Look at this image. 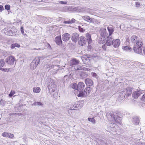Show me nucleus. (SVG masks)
I'll list each match as a JSON object with an SVG mask.
<instances>
[{
  "label": "nucleus",
  "mask_w": 145,
  "mask_h": 145,
  "mask_svg": "<svg viewBox=\"0 0 145 145\" xmlns=\"http://www.w3.org/2000/svg\"><path fill=\"white\" fill-rule=\"evenodd\" d=\"M118 113L110 112L106 113V116L108 120L112 123L118 122L120 123L121 119Z\"/></svg>",
  "instance_id": "f257e3e1"
},
{
  "label": "nucleus",
  "mask_w": 145,
  "mask_h": 145,
  "mask_svg": "<svg viewBox=\"0 0 145 145\" xmlns=\"http://www.w3.org/2000/svg\"><path fill=\"white\" fill-rule=\"evenodd\" d=\"M42 59L41 57H36L33 59L30 65V69L32 70L35 69L39 64L40 61Z\"/></svg>",
  "instance_id": "f03ea898"
},
{
  "label": "nucleus",
  "mask_w": 145,
  "mask_h": 145,
  "mask_svg": "<svg viewBox=\"0 0 145 145\" xmlns=\"http://www.w3.org/2000/svg\"><path fill=\"white\" fill-rule=\"evenodd\" d=\"M3 32L8 35L14 36L16 35L15 30L11 28H6L3 30Z\"/></svg>",
  "instance_id": "7ed1b4c3"
},
{
  "label": "nucleus",
  "mask_w": 145,
  "mask_h": 145,
  "mask_svg": "<svg viewBox=\"0 0 145 145\" xmlns=\"http://www.w3.org/2000/svg\"><path fill=\"white\" fill-rule=\"evenodd\" d=\"M16 59L14 57L10 56L6 58V63L10 65L14 64Z\"/></svg>",
  "instance_id": "20e7f679"
},
{
  "label": "nucleus",
  "mask_w": 145,
  "mask_h": 145,
  "mask_svg": "<svg viewBox=\"0 0 145 145\" xmlns=\"http://www.w3.org/2000/svg\"><path fill=\"white\" fill-rule=\"evenodd\" d=\"M81 59L85 64L90 65L91 64V58L86 56H82Z\"/></svg>",
  "instance_id": "39448f33"
},
{
  "label": "nucleus",
  "mask_w": 145,
  "mask_h": 145,
  "mask_svg": "<svg viewBox=\"0 0 145 145\" xmlns=\"http://www.w3.org/2000/svg\"><path fill=\"white\" fill-rule=\"evenodd\" d=\"M78 43L79 45L82 46H84L87 42L86 39L84 36H81L80 38Z\"/></svg>",
  "instance_id": "423d86ee"
},
{
  "label": "nucleus",
  "mask_w": 145,
  "mask_h": 145,
  "mask_svg": "<svg viewBox=\"0 0 145 145\" xmlns=\"http://www.w3.org/2000/svg\"><path fill=\"white\" fill-rule=\"evenodd\" d=\"M120 40L118 39L113 40L112 42V45L115 48H117L120 46Z\"/></svg>",
  "instance_id": "0eeeda50"
},
{
  "label": "nucleus",
  "mask_w": 145,
  "mask_h": 145,
  "mask_svg": "<svg viewBox=\"0 0 145 145\" xmlns=\"http://www.w3.org/2000/svg\"><path fill=\"white\" fill-rule=\"evenodd\" d=\"M82 18L85 21L93 23L95 22V19L93 18H90L88 16H82Z\"/></svg>",
  "instance_id": "6e6552de"
},
{
  "label": "nucleus",
  "mask_w": 145,
  "mask_h": 145,
  "mask_svg": "<svg viewBox=\"0 0 145 145\" xmlns=\"http://www.w3.org/2000/svg\"><path fill=\"white\" fill-rule=\"evenodd\" d=\"M79 38V35L77 33H75L72 34L71 39L73 42H76Z\"/></svg>",
  "instance_id": "1a4fd4ad"
},
{
  "label": "nucleus",
  "mask_w": 145,
  "mask_h": 145,
  "mask_svg": "<svg viewBox=\"0 0 145 145\" xmlns=\"http://www.w3.org/2000/svg\"><path fill=\"white\" fill-rule=\"evenodd\" d=\"M142 93V90L135 91L133 93L132 95L134 99H137Z\"/></svg>",
  "instance_id": "9d476101"
},
{
  "label": "nucleus",
  "mask_w": 145,
  "mask_h": 145,
  "mask_svg": "<svg viewBox=\"0 0 145 145\" xmlns=\"http://www.w3.org/2000/svg\"><path fill=\"white\" fill-rule=\"evenodd\" d=\"M141 45L140 44L138 45V46L133 47V49L134 52L136 53L140 54L142 52Z\"/></svg>",
  "instance_id": "9b49d317"
},
{
  "label": "nucleus",
  "mask_w": 145,
  "mask_h": 145,
  "mask_svg": "<svg viewBox=\"0 0 145 145\" xmlns=\"http://www.w3.org/2000/svg\"><path fill=\"white\" fill-rule=\"evenodd\" d=\"M74 69L75 70H83L87 71H90L91 70L89 69L84 67L80 65H78L75 67Z\"/></svg>",
  "instance_id": "f8f14e48"
},
{
  "label": "nucleus",
  "mask_w": 145,
  "mask_h": 145,
  "mask_svg": "<svg viewBox=\"0 0 145 145\" xmlns=\"http://www.w3.org/2000/svg\"><path fill=\"white\" fill-rule=\"evenodd\" d=\"M100 33L101 36L102 37L103 36L105 37L108 35L106 29L103 28L101 29L100 30Z\"/></svg>",
  "instance_id": "ddd939ff"
},
{
  "label": "nucleus",
  "mask_w": 145,
  "mask_h": 145,
  "mask_svg": "<svg viewBox=\"0 0 145 145\" xmlns=\"http://www.w3.org/2000/svg\"><path fill=\"white\" fill-rule=\"evenodd\" d=\"M70 37V35L68 33H65L62 37V39L63 41H67L69 40Z\"/></svg>",
  "instance_id": "4468645a"
},
{
  "label": "nucleus",
  "mask_w": 145,
  "mask_h": 145,
  "mask_svg": "<svg viewBox=\"0 0 145 145\" xmlns=\"http://www.w3.org/2000/svg\"><path fill=\"white\" fill-rule=\"evenodd\" d=\"M139 40L138 37L136 35H133L132 36L130 39V40L131 42L132 45L133 44H135V42L136 43V42H138V41Z\"/></svg>",
  "instance_id": "2eb2a0df"
},
{
  "label": "nucleus",
  "mask_w": 145,
  "mask_h": 145,
  "mask_svg": "<svg viewBox=\"0 0 145 145\" xmlns=\"http://www.w3.org/2000/svg\"><path fill=\"white\" fill-rule=\"evenodd\" d=\"M82 10H81L82 12L89 13L92 15H93L94 14L93 11L88 8H82Z\"/></svg>",
  "instance_id": "dca6fc26"
},
{
  "label": "nucleus",
  "mask_w": 145,
  "mask_h": 145,
  "mask_svg": "<svg viewBox=\"0 0 145 145\" xmlns=\"http://www.w3.org/2000/svg\"><path fill=\"white\" fill-rule=\"evenodd\" d=\"M2 135L3 137H8L10 138H12L14 137L13 134L8 133H3L2 134Z\"/></svg>",
  "instance_id": "f3484780"
},
{
  "label": "nucleus",
  "mask_w": 145,
  "mask_h": 145,
  "mask_svg": "<svg viewBox=\"0 0 145 145\" xmlns=\"http://www.w3.org/2000/svg\"><path fill=\"white\" fill-rule=\"evenodd\" d=\"M85 81L86 85L89 86H91L93 85V82L89 78L86 79Z\"/></svg>",
  "instance_id": "a211bd4d"
},
{
  "label": "nucleus",
  "mask_w": 145,
  "mask_h": 145,
  "mask_svg": "<svg viewBox=\"0 0 145 145\" xmlns=\"http://www.w3.org/2000/svg\"><path fill=\"white\" fill-rule=\"evenodd\" d=\"M79 62V60L76 59H73L71 61V65L73 66L78 65Z\"/></svg>",
  "instance_id": "6ab92c4d"
},
{
  "label": "nucleus",
  "mask_w": 145,
  "mask_h": 145,
  "mask_svg": "<svg viewBox=\"0 0 145 145\" xmlns=\"http://www.w3.org/2000/svg\"><path fill=\"white\" fill-rule=\"evenodd\" d=\"M55 42L58 45H60L62 44V41L61 36H57L55 38Z\"/></svg>",
  "instance_id": "aec40b11"
},
{
  "label": "nucleus",
  "mask_w": 145,
  "mask_h": 145,
  "mask_svg": "<svg viewBox=\"0 0 145 145\" xmlns=\"http://www.w3.org/2000/svg\"><path fill=\"white\" fill-rule=\"evenodd\" d=\"M114 27L111 25L108 27L107 29L109 33V35H111L114 31Z\"/></svg>",
  "instance_id": "412c9836"
},
{
  "label": "nucleus",
  "mask_w": 145,
  "mask_h": 145,
  "mask_svg": "<svg viewBox=\"0 0 145 145\" xmlns=\"http://www.w3.org/2000/svg\"><path fill=\"white\" fill-rule=\"evenodd\" d=\"M84 84L83 82H79L77 85L78 90L80 91L82 90L84 88Z\"/></svg>",
  "instance_id": "4be33fe9"
},
{
  "label": "nucleus",
  "mask_w": 145,
  "mask_h": 145,
  "mask_svg": "<svg viewBox=\"0 0 145 145\" xmlns=\"http://www.w3.org/2000/svg\"><path fill=\"white\" fill-rule=\"evenodd\" d=\"M56 87V85L54 84V81L52 80H50L48 84V87L49 89L55 88Z\"/></svg>",
  "instance_id": "5701e85b"
},
{
  "label": "nucleus",
  "mask_w": 145,
  "mask_h": 145,
  "mask_svg": "<svg viewBox=\"0 0 145 145\" xmlns=\"http://www.w3.org/2000/svg\"><path fill=\"white\" fill-rule=\"evenodd\" d=\"M126 95L125 93V91H122L119 93V98L121 100L124 99Z\"/></svg>",
  "instance_id": "b1692460"
},
{
  "label": "nucleus",
  "mask_w": 145,
  "mask_h": 145,
  "mask_svg": "<svg viewBox=\"0 0 145 145\" xmlns=\"http://www.w3.org/2000/svg\"><path fill=\"white\" fill-rule=\"evenodd\" d=\"M86 36L88 43L89 44L91 43L92 42V39L91 38V36L90 34L88 33L86 34Z\"/></svg>",
  "instance_id": "393cba45"
},
{
  "label": "nucleus",
  "mask_w": 145,
  "mask_h": 145,
  "mask_svg": "<svg viewBox=\"0 0 145 145\" xmlns=\"http://www.w3.org/2000/svg\"><path fill=\"white\" fill-rule=\"evenodd\" d=\"M105 37L103 36H101L98 39V42L99 44H103L105 42Z\"/></svg>",
  "instance_id": "a878e982"
},
{
  "label": "nucleus",
  "mask_w": 145,
  "mask_h": 145,
  "mask_svg": "<svg viewBox=\"0 0 145 145\" xmlns=\"http://www.w3.org/2000/svg\"><path fill=\"white\" fill-rule=\"evenodd\" d=\"M133 122L135 125H138L139 122V120L137 117H135L133 118Z\"/></svg>",
  "instance_id": "bb28decb"
},
{
  "label": "nucleus",
  "mask_w": 145,
  "mask_h": 145,
  "mask_svg": "<svg viewBox=\"0 0 145 145\" xmlns=\"http://www.w3.org/2000/svg\"><path fill=\"white\" fill-rule=\"evenodd\" d=\"M132 89L130 88H127L125 89L127 95L129 96L132 93Z\"/></svg>",
  "instance_id": "cd10ccee"
},
{
  "label": "nucleus",
  "mask_w": 145,
  "mask_h": 145,
  "mask_svg": "<svg viewBox=\"0 0 145 145\" xmlns=\"http://www.w3.org/2000/svg\"><path fill=\"white\" fill-rule=\"evenodd\" d=\"M59 61L57 60H54L52 62V64L54 66H57L58 67H60V65H59Z\"/></svg>",
  "instance_id": "c85d7f7f"
},
{
  "label": "nucleus",
  "mask_w": 145,
  "mask_h": 145,
  "mask_svg": "<svg viewBox=\"0 0 145 145\" xmlns=\"http://www.w3.org/2000/svg\"><path fill=\"white\" fill-rule=\"evenodd\" d=\"M43 103L40 102H35L32 104V106H39L41 107L42 106Z\"/></svg>",
  "instance_id": "c756f323"
},
{
  "label": "nucleus",
  "mask_w": 145,
  "mask_h": 145,
  "mask_svg": "<svg viewBox=\"0 0 145 145\" xmlns=\"http://www.w3.org/2000/svg\"><path fill=\"white\" fill-rule=\"evenodd\" d=\"M80 76L81 78L84 79L87 77L88 76V74L85 72L82 71L81 72Z\"/></svg>",
  "instance_id": "7c9ffc66"
},
{
  "label": "nucleus",
  "mask_w": 145,
  "mask_h": 145,
  "mask_svg": "<svg viewBox=\"0 0 145 145\" xmlns=\"http://www.w3.org/2000/svg\"><path fill=\"white\" fill-rule=\"evenodd\" d=\"M122 48L124 50L128 52H130L132 50V48L130 46H124L122 47Z\"/></svg>",
  "instance_id": "2f4dec72"
},
{
  "label": "nucleus",
  "mask_w": 145,
  "mask_h": 145,
  "mask_svg": "<svg viewBox=\"0 0 145 145\" xmlns=\"http://www.w3.org/2000/svg\"><path fill=\"white\" fill-rule=\"evenodd\" d=\"M87 93L84 91L82 92H81L79 93L78 96L79 97H85L86 96H88L86 94Z\"/></svg>",
  "instance_id": "473e14b6"
},
{
  "label": "nucleus",
  "mask_w": 145,
  "mask_h": 145,
  "mask_svg": "<svg viewBox=\"0 0 145 145\" xmlns=\"http://www.w3.org/2000/svg\"><path fill=\"white\" fill-rule=\"evenodd\" d=\"M45 67L46 69H48V71L50 69L53 68L54 67V65L52 64L46 65H45Z\"/></svg>",
  "instance_id": "72a5a7b5"
},
{
  "label": "nucleus",
  "mask_w": 145,
  "mask_h": 145,
  "mask_svg": "<svg viewBox=\"0 0 145 145\" xmlns=\"http://www.w3.org/2000/svg\"><path fill=\"white\" fill-rule=\"evenodd\" d=\"M33 91L34 93H38L40 92V89L39 87L34 88H33Z\"/></svg>",
  "instance_id": "f704fd0d"
},
{
  "label": "nucleus",
  "mask_w": 145,
  "mask_h": 145,
  "mask_svg": "<svg viewBox=\"0 0 145 145\" xmlns=\"http://www.w3.org/2000/svg\"><path fill=\"white\" fill-rule=\"evenodd\" d=\"M84 91L87 93L86 94L88 95L91 91L90 87H88L85 88Z\"/></svg>",
  "instance_id": "c9c22d12"
},
{
  "label": "nucleus",
  "mask_w": 145,
  "mask_h": 145,
  "mask_svg": "<svg viewBox=\"0 0 145 145\" xmlns=\"http://www.w3.org/2000/svg\"><path fill=\"white\" fill-rule=\"evenodd\" d=\"M20 46V45L19 44H13L11 45V48L12 49H13L16 47L19 48Z\"/></svg>",
  "instance_id": "e433bc0d"
},
{
  "label": "nucleus",
  "mask_w": 145,
  "mask_h": 145,
  "mask_svg": "<svg viewBox=\"0 0 145 145\" xmlns=\"http://www.w3.org/2000/svg\"><path fill=\"white\" fill-rule=\"evenodd\" d=\"M5 62L3 59H0V68H2L5 65Z\"/></svg>",
  "instance_id": "4c0bfd02"
},
{
  "label": "nucleus",
  "mask_w": 145,
  "mask_h": 145,
  "mask_svg": "<svg viewBox=\"0 0 145 145\" xmlns=\"http://www.w3.org/2000/svg\"><path fill=\"white\" fill-rule=\"evenodd\" d=\"M140 44V45H141V46H142V43L139 40L138 41V42H136V43L135 42V44H132V45H133V47L138 46V45H139Z\"/></svg>",
  "instance_id": "58836bf2"
},
{
  "label": "nucleus",
  "mask_w": 145,
  "mask_h": 145,
  "mask_svg": "<svg viewBox=\"0 0 145 145\" xmlns=\"http://www.w3.org/2000/svg\"><path fill=\"white\" fill-rule=\"evenodd\" d=\"M10 68H0V70L5 72H8L10 71Z\"/></svg>",
  "instance_id": "ea45409f"
},
{
  "label": "nucleus",
  "mask_w": 145,
  "mask_h": 145,
  "mask_svg": "<svg viewBox=\"0 0 145 145\" xmlns=\"http://www.w3.org/2000/svg\"><path fill=\"white\" fill-rule=\"evenodd\" d=\"M72 88L73 89H77L78 90V86L77 84L76 83H73L71 86Z\"/></svg>",
  "instance_id": "a19ab883"
},
{
  "label": "nucleus",
  "mask_w": 145,
  "mask_h": 145,
  "mask_svg": "<svg viewBox=\"0 0 145 145\" xmlns=\"http://www.w3.org/2000/svg\"><path fill=\"white\" fill-rule=\"evenodd\" d=\"M106 40L109 41H111V42H112L113 39L112 38V36L111 35H109V36L107 37Z\"/></svg>",
  "instance_id": "79ce46f5"
},
{
  "label": "nucleus",
  "mask_w": 145,
  "mask_h": 145,
  "mask_svg": "<svg viewBox=\"0 0 145 145\" xmlns=\"http://www.w3.org/2000/svg\"><path fill=\"white\" fill-rule=\"evenodd\" d=\"M88 120L89 121H91L93 123H95V120L93 118H88Z\"/></svg>",
  "instance_id": "37998d69"
},
{
  "label": "nucleus",
  "mask_w": 145,
  "mask_h": 145,
  "mask_svg": "<svg viewBox=\"0 0 145 145\" xmlns=\"http://www.w3.org/2000/svg\"><path fill=\"white\" fill-rule=\"evenodd\" d=\"M15 93V92L14 90H12L10 93L9 94V96L10 97H11Z\"/></svg>",
  "instance_id": "c03bdc74"
},
{
  "label": "nucleus",
  "mask_w": 145,
  "mask_h": 145,
  "mask_svg": "<svg viewBox=\"0 0 145 145\" xmlns=\"http://www.w3.org/2000/svg\"><path fill=\"white\" fill-rule=\"evenodd\" d=\"M105 44L107 46H110L111 44H112V42L106 40Z\"/></svg>",
  "instance_id": "a18cd8bd"
},
{
  "label": "nucleus",
  "mask_w": 145,
  "mask_h": 145,
  "mask_svg": "<svg viewBox=\"0 0 145 145\" xmlns=\"http://www.w3.org/2000/svg\"><path fill=\"white\" fill-rule=\"evenodd\" d=\"M71 106L73 107L74 109L75 108H78L79 106L78 105V102L75 103Z\"/></svg>",
  "instance_id": "49530a36"
},
{
  "label": "nucleus",
  "mask_w": 145,
  "mask_h": 145,
  "mask_svg": "<svg viewBox=\"0 0 145 145\" xmlns=\"http://www.w3.org/2000/svg\"><path fill=\"white\" fill-rule=\"evenodd\" d=\"M78 29L79 31L81 32H83L85 31V29L81 28L80 26H78Z\"/></svg>",
  "instance_id": "de8ad7c7"
},
{
  "label": "nucleus",
  "mask_w": 145,
  "mask_h": 145,
  "mask_svg": "<svg viewBox=\"0 0 145 145\" xmlns=\"http://www.w3.org/2000/svg\"><path fill=\"white\" fill-rule=\"evenodd\" d=\"M74 108L72 107L71 106L70 108V109L69 110H68V113L69 114H71V113H72V111H73L72 110H75Z\"/></svg>",
  "instance_id": "09e8293b"
},
{
  "label": "nucleus",
  "mask_w": 145,
  "mask_h": 145,
  "mask_svg": "<svg viewBox=\"0 0 145 145\" xmlns=\"http://www.w3.org/2000/svg\"><path fill=\"white\" fill-rule=\"evenodd\" d=\"M10 6L9 5H6L5 6V9L7 10H9L10 9Z\"/></svg>",
  "instance_id": "8fccbe9b"
},
{
  "label": "nucleus",
  "mask_w": 145,
  "mask_h": 145,
  "mask_svg": "<svg viewBox=\"0 0 145 145\" xmlns=\"http://www.w3.org/2000/svg\"><path fill=\"white\" fill-rule=\"evenodd\" d=\"M21 31L22 33L23 34L24 36H27V35L26 34H24V29L23 28V27H21Z\"/></svg>",
  "instance_id": "3c124183"
},
{
  "label": "nucleus",
  "mask_w": 145,
  "mask_h": 145,
  "mask_svg": "<svg viewBox=\"0 0 145 145\" xmlns=\"http://www.w3.org/2000/svg\"><path fill=\"white\" fill-rule=\"evenodd\" d=\"M141 100L143 101H145V93L142 96Z\"/></svg>",
  "instance_id": "603ef678"
},
{
  "label": "nucleus",
  "mask_w": 145,
  "mask_h": 145,
  "mask_svg": "<svg viewBox=\"0 0 145 145\" xmlns=\"http://www.w3.org/2000/svg\"><path fill=\"white\" fill-rule=\"evenodd\" d=\"M71 24L74 23L76 21L75 19L72 18L71 20H70Z\"/></svg>",
  "instance_id": "864d4df0"
},
{
  "label": "nucleus",
  "mask_w": 145,
  "mask_h": 145,
  "mask_svg": "<svg viewBox=\"0 0 145 145\" xmlns=\"http://www.w3.org/2000/svg\"><path fill=\"white\" fill-rule=\"evenodd\" d=\"M106 44L105 43L102 46V48L104 50H106Z\"/></svg>",
  "instance_id": "5fc2aeb1"
},
{
  "label": "nucleus",
  "mask_w": 145,
  "mask_h": 145,
  "mask_svg": "<svg viewBox=\"0 0 145 145\" xmlns=\"http://www.w3.org/2000/svg\"><path fill=\"white\" fill-rule=\"evenodd\" d=\"M91 74H92L93 77L97 78V75L96 73L93 72H92L91 73Z\"/></svg>",
  "instance_id": "6e6d98bb"
},
{
  "label": "nucleus",
  "mask_w": 145,
  "mask_h": 145,
  "mask_svg": "<svg viewBox=\"0 0 145 145\" xmlns=\"http://www.w3.org/2000/svg\"><path fill=\"white\" fill-rule=\"evenodd\" d=\"M64 23L65 24H71V22L70 20H69L68 21H64Z\"/></svg>",
  "instance_id": "4d7b16f0"
},
{
  "label": "nucleus",
  "mask_w": 145,
  "mask_h": 145,
  "mask_svg": "<svg viewBox=\"0 0 145 145\" xmlns=\"http://www.w3.org/2000/svg\"><path fill=\"white\" fill-rule=\"evenodd\" d=\"M3 9V7L2 5H0V11L2 12Z\"/></svg>",
  "instance_id": "13d9d810"
},
{
  "label": "nucleus",
  "mask_w": 145,
  "mask_h": 145,
  "mask_svg": "<svg viewBox=\"0 0 145 145\" xmlns=\"http://www.w3.org/2000/svg\"><path fill=\"white\" fill-rule=\"evenodd\" d=\"M143 52L144 55L145 56V47L143 48Z\"/></svg>",
  "instance_id": "bf43d9fd"
},
{
  "label": "nucleus",
  "mask_w": 145,
  "mask_h": 145,
  "mask_svg": "<svg viewBox=\"0 0 145 145\" xmlns=\"http://www.w3.org/2000/svg\"><path fill=\"white\" fill-rule=\"evenodd\" d=\"M137 144L138 145H145V144L144 143H138Z\"/></svg>",
  "instance_id": "052dcab7"
},
{
  "label": "nucleus",
  "mask_w": 145,
  "mask_h": 145,
  "mask_svg": "<svg viewBox=\"0 0 145 145\" xmlns=\"http://www.w3.org/2000/svg\"><path fill=\"white\" fill-rule=\"evenodd\" d=\"M140 5V4L138 2L136 3V5L137 7H139Z\"/></svg>",
  "instance_id": "680f3d73"
},
{
  "label": "nucleus",
  "mask_w": 145,
  "mask_h": 145,
  "mask_svg": "<svg viewBox=\"0 0 145 145\" xmlns=\"http://www.w3.org/2000/svg\"><path fill=\"white\" fill-rule=\"evenodd\" d=\"M67 3V2H66L62 1H61V3L63 4H66Z\"/></svg>",
  "instance_id": "e2e57ef3"
},
{
  "label": "nucleus",
  "mask_w": 145,
  "mask_h": 145,
  "mask_svg": "<svg viewBox=\"0 0 145 145\" xmlns=\"http://www.w3.org/2000/svg\"><path fill=\"white\" fill-rule=\"evenodd\" d=\"M33 50H40V48H39L38 49H36L35 48H34L33 49Z\"/></svg>",
  "instance_id": "0e129e2a"
},
{
  "label": "nucleus",
  "mask_w": 145,
  "mask_h": 145,
  "mask_svg": "<svg viewBox=\"0 0 145 145\" xmlns=\"http://www.w3.org/2000/svg\"><path fill=\"white\" fill-rule=\"evenodd\" d=\"M48 44V48H51V47L50 45L49 44Z\"/></svg>",
  "instance_id": "69168bd1"
}]
</instances>
